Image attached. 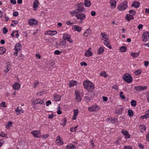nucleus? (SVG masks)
<instances>
[{
    "instance_id": "f257e3e1",
    "label": "nucleus",
    "mask_w": 149,
    "mask_h": 149,
    "mask_svg": "<svg viewBox=\"0 0 149 149\" xmlns=\"http://www.w3.org/2000/svg\"><path fill=\"white\" fill-rule=\"evenodd\" d=\"M83 85L85 88L89 91L92 92L95 89L93 84L90 81H85L83 82Z\"/></svg>"
},
{
    "instance_id": "f03ea898",
    "label": "nucleus",
    "mask_w": 149,
    "mask_h": 149,
    "mask_svg": "<svg viewBox=\"0 0 149 149\" xmlns=\"http://www.w3.org/2000/svg\"><path fill=\"white\" fill-rule=\"evenodd\" d=\"M127 8V1H125L120 3L118 6V8L120 11L124 10Z\"/></svg>"
},
{
    "instance_id": "7ed1b4c3",
    "label": "nucleus",
    "mask_w": 149,
    "mask_h": 149,
    "mask_svg": "<svg viewBox=\"0 0 149 149\" xmlns=\"http://www.w3.org/2000/svg\"><path fill=\"white\" fill-rule=\"evenodd\" d=\"M123 79L125 82L128 83H131L132 81V78L129 73L125 74L123 76Z\"/></svg>"
},
{
    "instance_id": "20e7f679",
    "label": "nucleus",
    "mask_w": 149,
    "mask_h": 149,
    "mask_svg": "<svg viewBox=\"0 0 149 149\" xmlns=\"http://www.w3.org/2000/svg\"><path fill=\"white\" fill-rule=\"evenodd\" d=\"M63 38L64 40H67L70 43H72L73 42V40L71 39L70 35L66 33H64L63 34Z\"/></svg>"
},
{
    "instance_id": "39448f33",
    "label": "nucleus",
    "mask_w": 149,
    "mask_h": 149,
    "mask_svg": "<svg viewBox=\"0 0 149 149\" xmlns=\"http://www.w3.org/2000/svg\"><path fill=\"white\" fill-rule=\"evenodd\" d=\"M76 17L78 19H80L81 21L79 22V23H81L82 22V20L86 18L85 15L83 13H77L75 15Z\"/></svg>"
},
{
    "instance_id": "423d86ee",
    "label": "nucleus",
    "mask_w": 149,
    "mask_h": 149,
    "mask_svg": "<svg viewBox=\"0 0 149 149\" xmlns=\"http://www.w3.org/2000/svg\"><path fill=\"white\" fill-rule=\"evenodd\" d=\"M143 41L146 42L149 38V33L148 31H145L142 36Z\"/></svg>"
},
{
    "instance_id": "0eeeda50",
    "label": "nucleus",
    "mask_w": 149,
    "mask_h": 149,
    "mask_svg": "<svg viewBox=\"0 0 149 149\" xmlns=\"http://www.w3.org/2000/svg\"><path fill=\"white\" fill-rule=\"evenodd\" d=\"M83 4L82 3H79L77 6V9L76 10L78 13H80L83 11L84 9Z\"/></svg>"
},
{
    "instance_id": "6e6552de",
    "label": "nucleus",
    "mask_w": 149,
    "mask_h": 149,
    "mask_svg": "<svg viewBox=\"0 0 149 149\" xmlns=\"http://www.w3.org/2000/svg\"><path fill=\"white\" fill-rule=\"evenodd\" d=\"M31 134H32L34 137L37 138L40 137L39 135L40 134V130H33L31 132Z\"/></svg>"
},
{
    "instance_id": "1a4fd4ad",
    "label": "nucleus",
    "mask_w": 149,
    "mask_h": 149,
    "mask_svg": "<svg viewBox=\"0 0 149 149\" xmlns=\"http://www.w3.org/2000/svg\"><path fill=\"white\" fill-rule=\"evenodd\" d=\"M28 23L30 25L33 24L36 25L38 24V22L34 19H30L28 20Z\"/></svg>"
},
{
    "instance_id": "9d476101",
    "label": "nucleus",
    "mask_w": 149,
    "mask_h": 149,
    "mask_svg": "<svg viewBox=\"0 0 149 149\" xmlns=\"http://www.w3.org/2000/svg\"><path fill=\"white\" fill-rule=\"evenodd\" d=\"M99 109V107L97 106H93L88 108V110L90 111H97Z\"/></svg>"
},
{
    "instance_id": "9b49d317",
    "label": "nucleus",
    "mask_w": 149,
    "mask_h": 149,
    "mask_svg": "<svg viewBox=\"0 0 149 149\" xmlns=\"http://www.w3.org/2000/svg\"><path fill=\"white\" fill-rule=\"evenodd\" d=\"M147 87L145 86H135L134 89L137 91H140L146 89Z\"/></svg>"
},
{
    "instance_id": "f8f14e48",
    "label": "nucleus",
    "mask_w": 149,
    "mask_h": 149,
    "mask_svg": "<svg viewBox=\"0 0 149 149\" xmlns=\"http://www.w3.org/2000/svg\"><path fill=\"white\" fill-rule=\"evenodd\" d=\"M22 46L21 44L19 43H17L15 45V49L16 51H19L21 49Z\"/></svg>"
},
{
    "instance_id": "ddd939ff",
    "label": "nucleus",
    "mask_w": 149,
    "mask_h": 149,
    "mask_svg": "<svg viewBox=\"0 0 149 149\" xmlns=\"http://www.w3.org/2000/svg\"><path fill=\"white\" fill-rule=\"evenodd\" d=\"M43 103V101L42 100L39 99H37L33 102V104L34 105H36L38 104H42Z\"/></svg>"
},
{
    "instance_id": "4468645a",
    "label": "nucleus",
    "mask_w": 149,
    "mask_h": 149,
    "mask_svg": "<svg viewBox=\"0 0 149 149\" xmlns=\"http://www.w3.org/2000/svg\"><path fill=\"white\" fill-rule=\"evenodd\" d=\"M57 139L56 140L55 142L56 143H58L60 145H62L63 144V143L62 140V139H61L60 136H58L57 137Z\"/></svg>"
},
{
    "instance_id": "2eb2a0df",
    "label": "nucleus",
    "mask_w": 149,
    "mask_h": 149,
    "mask_svg": "<svg viewBox=\"0 0 149 149\" xmlns=\"http://www.w3.org/2000/svg\"><path fill=\"white\" fill-rule=\"evenodd\" d=\"M92 34L91 31L89 29H86L84 33V35L85 36L87 37L88 36L91 35Z\"/></svg>"
},
{
    "instance_id": "dca6fc26",
    "label": "nucleus",
    "mask_w": 149,
    "mask_h": 149,
    "mask_svg": "<svg viewBox=\"0 0 149 149\" xmlns=\"http://www.w3.org/2000/svg\"><path fill=\"white\" fill-rule=\"evenodd\" d=\"M53 97H54V99L55 101H59L60 100L61 97L59 95L57 94H54Z\"/></svg>"
},
{
    "instance_id": "f3484780",
    "label": "nucleus",
    "mask_w": 149,
    "mask_h": 149,
    "mask_svg": "<svg viewBox=\"0 0 149 149\" xmlns=\"http://www.w3.org/2000/svg\"><path fill=\"white\" fill-rule=\"evenodd\" d=\"M125 19L128 21H130V20H133L134 19V17L133 15L130 14H127L125 17Z\"/></svg>"
},
{
    "instance_id": "a211bd4d",
    "label": "nucleus",
    "mask_w": 149,
    "mask_h": 149,
    "mask_svg": "<svg viewBox=\"0 0 149 149\" xmlns=\"http://www.w3.org/2000/svg\"><path fill=\"white\" fill-rule=\"evenodd\" d=\"M91 49V48H90L88 51L85 52V56L88 57L92 55L93 54L90 51Z\"/></svg>"
},
{
    "instance_id": "6ab92c4d",
    "label": "nucleus",
    "mask_w": 149,
    "mask_h": 149,
    "mask_svg": "<svg viewBox=\"0 0 149 149\" xmlns=\"http://www.w3.org/2000/svg\"><path fill=\"white\" fill-rule=\"evenodd\" d=\"M140 5V3L136 1H134L132 5L131 6L132 7H134L135 8H138L139 7Z\"/></svg>"
},
{
    "instance_id": "aec40b11",
    "label": "nucleus",
    "mask_w": 149,
    "mask_h": 149,
    "mask_svg": "<svg viewBox=\"0 0 149 149\" xmlns=\"http://www.w3.org/2000/svg\"><path fill=\"white\" fill-rule=\"evenodd\" d=\"M79 92L78 91H75V93L76 94V99L78 101H81V96H80V94H79Z\"/></svg>"
},
{
    "instance_id": "412c9836",
    "label": "nucleus",
    "mask_w": 149,
    "mask_h": 149,
    "mask_svg": "<svg viewBox=\"0 0 149 149\" xmlns=\"http://www.w3.org/2000/svg\"><path fill=\"white\" fill-rule=\"evenodd\" d=\"M39 2L38 0H35L33 3V8L34 10H36L38 6V4Z\"/></svg>"
},
{
    "instance_id": "4be33fe9",
    "label": "nucleus",
    "mask_w": 149,
    "mask_h": 149,
    "mask_svg": "<svg viewBox=\"0 0 149 149\" xmlns=\"http://www.w3.org/2000/svg\"><path fill=\"white\" fill-rule=\"evenodd\" d=\"M14 89L15 90H18L20 87V85L18 83L16 82L13 86Z\"/></svg>"
},
{
    "instance_id": "5701e85b",
    "label": "nucleus",
    "mask_w": 149,
    "mask_h": 149,
    "mask_svg": "<svg viewBox=\"0 0 149 149\" xmlns=\"http://www.w3.org/2000/svg\"><path fill=\"white\" fill-rule=\"evenodd\" d=\"M6 64V69L4 71L6 73L7 72L9 71V70L10 69L11 67V65L9 62H7Z\"/></svg>"
},
{
    "instance_id": "b1692460",
    "label": "nucleus",
    "mask_w": 149,
    "mask_h": 149,
    "mask_svg": "<svg viewBox=\"0 0 149 149\" xmlns=\"http://www.w3.org/2000/svg\"><path fill=\"white\" fill-rule=\"evenodd\" d=\"M139 128L140 132L142 133L146 130V129L145 126L143 125H140Z\"/></svg>"
},
{
    "instance_id": "393cba45",
    "label": "nucleus",
    "mask_w": 149,
    "mask_h": 149,
    "mask_svg": "<svg viewBox=\"0 0 149 149\" xmlns=\"http://www.w3.org/2000/svg\"><path fill=\"white\" fill-rule=\"evenodd\" d=\"M73 28H74L76 31H77L79 32L81 30V28L80 27L77 25H74L72 26Z\"/></svg>"
},
{
    "instance_id": "a878e982",
    "label": "nucleus",
    "mask_w": 149,
    "mask_h": 149,
    "mask_svg": "<svg viewBox=\"0 0 149 149\" xmlns=\"http://www.w3.org/2000/svg\"><path fill=\"white\" fill-rule=\"evenodd\" d=\"M139 51L137 53H131V56L133 58H135L139 56Z\"/></svg>"
},
{
    "instance_id": "bb28decb",
    "label": "nucleus",
    "mask_w": 149,
    "mask_h": 149,
    "mask_svg": "<svg viewBox=\"0 0 149 149\" xmlns=\"http://www.w3.org/2000/svg\"><path fill=\"white\" fill-rule=\"evenodd\" d=\"M77 83L76 81H71L69 82V85L70 87H71L76 85Z\"/></svg>"
},
{
    "instance_id": "cd10ccee",
    "label": "nucleus",
    "mask_w": 149,
    "mask_h": 149,
    "mask_svg": "<svg viewBox=\"0 0 149 149\" xmlns=\"http://www.w3.org/2000/svg\"><path fill=\"white\" fill-rule=\"evenodd\" d=\"M22 111V113H23V111L21 107H17V109L15 110V111L17 112L16 115H19L20 113V111Z\"/></svg>"
},
{
    "instance_id": "c85d7f7f",
    "label": "nucleus",
    "mask_w": 149,
    "mask_h": 149,
    "mask_svg": "<svg viewBox=\"0 0 149 149\" xmlns=\"http://www.w3.org/2000/svg\"><path fill=\"white\" fill-rule=\"evenodd\" d=\"M84 2L85 5L86 7H88L90 6L91 5V1H90L88 0H85Z\"/></svg>"
},
{
    "instance_id": "c756f323",
    "label": "nucleus",
    "mask_w": 149,
    "mask_h": 149,
    "mask_svg": "<svg viewBox=\"0 0 149 149\" xmlns=\"http://www.w3.org/2000/svg\"><path fill=\"white\" fill-rule=\"evenodd\" d=\"M100 76H103L104 78H106L108 76V74L105 71L101 72L100 74Z\"/></svg>"
},
{
    "instance_id": "7c9ffc66",
    "label": "nucleus",
    "mask_w": 149,
    "mask_h": 149,
    "mask_svg": "<svg viewBox=\"0 0 149 149\" xmlns=\"http://www.w3.org/2000/svg\"><path fill=\"white\" fill-rule=\"evenodd\" d=\"M66 147V149H74L76 148L75 146L72 144L69 145H67Z\"/></svg>"
},
{
    "instance_id": "2f4dec72",
    "label": "nucleus",
    "mask_w": 149,
    "mask_h": 149,
    "mask_svg": "<svg viewBox=\"0 0 149 149\" xmlns=\"http://www.w3.org/2000/svg\"><path fill=\"white\" fill-rule=\"evenodd\" d=\"M104 51V48L103 47H100L97 51V54H102L103 53Z\"/></svg>"
},
{
    "instance_id": "473e14b6",
    "label": "nucleus",
    "mask_w": 149,
    "mask_h": 149,
    "mask_svg": "<svg viewBox=\"0 0 149 149\" xmlns=\"http://www.w3.org/2000/svg\"><path fill=\"white\" fill-rule=\"evenodd\" d=\"M110 3L112 7H113V8L115 7L116 4V2L115 0H111L110 1Z\"/></svg>"
},
{
    "instance_id": "72a5a7b5",
    "label": "nucleus",
    "mask_w": 149,
    "mask_h": 149,
    "mask_svg": "<svg viewBox=\"0 0 149 149\" xmlns=\"http://www.w3.org/2000/svg\"><path fill=\"white\" fill-rule=\"evenodd\" d=\"M127 48L126 46H123L121 47L119 49V50L121 52H125L127 50Z\"/></svg>"
},
{
    "instance_id": "f704fd0d",
    "label": "nucleus",
    "mask_w": 149,
    "mask_h": 149,
    "mask_svg": "<svg viewBox=\"0 0 149 149\" xmlns=\"http://www.w3.org/2000/svg\"><path fill=\"white\" fill-rule=\"evenodd\" d=\"M6 51V49L3 47H0V54H4Z\"/></svg>"
},
{
    "instance_id": "c9c22d12",
    "label": "nucleus",
    "mask_w": 149,
    "mask_h": 149,
    "mask_svg": "<svg viewBox=\"0 0 149 149\" xmlns=\"http://www.w3.org/2000/svg\"><path fill=\"white\" fill-rule=\"evenodd\" d=\"M104 45L107 46V47H109V49H111V47L109 43L108 42V40L104 41Z\"/></svg>"
},
{
    "instance_id": "e433bc0d",
    "label": "nucleus",
    "mask_w": 149,
    "mask_h": 149,
    "mask_svg": "<svg viewBox=\"0 0 149 149\" xmlns=\"http://www.w3.org/2000/svg\"><path fill=\"white\" fill-rule=\"evenodd\" d=\"M131 105L133 107H135L136 105V102L134 100H132L131 102Z\"/></svg>"
},
{
    "instance_id": "4c0bfd02",
    "label": "nucleus",
    "mask_w": 149,
    "mask_h": 149,
    "mask_svg": "<svg viewBox=\"0 0 149 149\" xmlns=\"http://www.w3.org/2000/svg\"><path fill=\"white\" fill-rule=\"evenodd\" d=\"M142 71L141 69H138L136 71H135L134 72V73L136 75H138L141 73Z\"/></svg>"
},
{
    "instance_id": "58836bf2",
    "label": "nucleus",
    "mask_w": 149,
    "mask_h": 149,
    "mask_svg": "<svg viewBox=\"0 0 149 149\" xmlns=\"http://www.w3.org/2000/svg\"><path fill=\"white\" fill-rule=\"evenodd\" d=\"M12 23H14V24L12 23L10 24L11 26L13 27L15 26V24H17L18 23V21L16 20H13L12 21Z\"/></svg>"
},
{
    "instance_id": "ea45409f",
    "label": "nucleus",
    "mask_w": 149,
    "mask_h": 149,
    "mask_svg": "<svg viewBox=\"0 0 149 149\" xmlns=\"http://www.w3.org/2000/svg\"><path fill=\"white\" fill-rule=\"evenodd\" d=\"M128 115L131 117L132 116L134 115V113L133 111L131 110H129L128 111Z\"/></svg>"
},
{
    "instance_id": "a19ab883",
    "label": "nucleus",
    "mask_w": 149,
    "mask_h": 149,
    "mask_svg": "<svg viewBox=\"0 0 149 149\" xmlns=\"http://www.w3.org/2000/svg\"><path fill=\"white\" fill-rule=\"evenodd\" d=\"M62 120L63 122L61 123V124L63 126H64L66 124L67 120L66 118L65 117L64 118L62 119Z\"/></svg>"
},
{
    "instance_id": "79ce46f5",
    "label": "nucleus",
    "mask_w": 149,
    "mask_h": 149,
    "mask_svg": "<svg viewBox=\"0 0 149 149\" xmlns=\"http://www.w3.org/2000/svg\"><path fill=\"white\" fill-rule=\"evenodd\" d=\"M123 110V108L122 107L119 110H116V113L117 114H121Z\"/></svg>"
},
{
    "instance_id": "37998d69",
    "label": "nucleus",
    "mask_w": 149,
    "mask_h": 149,
    "mask_svg": "<svg viewBox=\"0 0 149 149\" xmlns=\"http://www.w3.org/2000/svg\"><path fill=\"white\" fill-rule=\"evenodd\" d=\"M12 123L10 121L8 122V123L6 125V129H8L10 128V127H11L12 126Z\"/></svg>"
},
{
    "instance_id": "c03bdc74",
    "label": "nucleus",
    "mask_w": 149,
    "mask_h": 149,
    "mask_svg": "<svg viewBox=\"0 0 149 149\" xmlns=\"http://www.w3.org/2000/svg\"><path fill=\"white\" fill-rule=\"evenodd\" d=\"M57 33V32L55 31H49V35L54 36Z\"/></svg>"
},
{
    "instance_id": "a18cd8bd",
    "label": "nucleus",
    "mask_w": 149,
    "mask_h": 149,
    "mask_svg": "<svg viewBox=\"0 0 149 149\" xmlns=\"http://www.w3.org/2000/svg\"><path fill=\"white\" fill-rule=\"evenodd\" d=\"M106 36V35L104 34H102V40L104 41H107L108 40V39L107 38L105 37Z\"/></svg>"
},
{
    "instance_id": "49530a36",
    "label": "nucleus",
    "mask_w": 149,
    "mask_h": 149,
    "mask_svg": "<svg viewBox=\"0 0 149 149\" xmlns=\"http://www.w3.org/2000/svg\"><path fill=\"white\" fill-rule=\"evenodd\" d=\"M149 116V113L146 114L144 116H142L141 117V118L142 119L147 118Z\"/></svg>"
},
{
    "instance_id": "de8ad7c7",
    "label": "nucleus",
    "mask_w": 149,
    "mask_h": 149,
    "mask_svg": "<svg viewBox=\"0 0 149 149\" xmlns=\"http://www.w3.org/2000/svg\"><path fill=\"white\" fill-rule=\"evenodd\" d=\"M66 43V42L65 40H63L61 41H60L59 42V45L61 46L64 45Z\"/></svg>"
},
{
    "instance_id": "09e8293b",
    "label": "nucleus",
    "mask_w": 149,
    "mask_h": 149,
    "mask_svg": "<svg viewBox=\"0 0 149 149\" xmlns=\"http://www.w3.org/2000/svg\"><path fill=\"white\" fill-rule=\"evenodd\" d=\"M123 93L122 91L120 92V97L122 99H125V97L124 95H123Z\"/></svg>"
},
{
    "instance_id": "8fccbe9b",
    "label": "nucleus",
    "mask_w": 149,
    "mask_h": 149,
    "mask_svg": "<svg viewBox=\"0 0 149 149\" xmlns=\"http://www.w3.org/2000/svg\"><path fill=\"white\" fill-rule=\"evenodd\" d=\"M78 13V12L77 11V10H75L74 11L70 12V14L72 16H73L74 15V14H77Z\"/></svg>"
},
{
    "instance_id": "3c124183",
    "label": "nucleus",
    "mask_w": 149,
    "mask_h": 149,
    "mask_svg": "<svg viewBox=\"0 0 149 149\" xmlns=\"http://www.w3.org/2000/svg\"><path fill=\"white\" fill-rule=\"evenodd\" d=\"M129 13L131 14H132V15H135L136 14V12L134 10H130L129 11Z\"/></svg>"
},
{
    "instance_id": "603ef678",
    "label": "nucleus",
    "mask_w": 149,
    "mask_h": 149,
    "mask_svg": "<svg viewBox=\"0 0 149 149\" xmlns=\"http://www.w3.org/2000/svg\"><path fill=\"white\" fill-rule=\"evenodd\" d=\"M3 33L4 34H6L8 32V29L5 27H4L3 29Z\"/></svg>"
},
{
    "instance_id": "864d4df0",
    "label": "nucleus",
    "mask_w": 149,
    "mask_h": 149,
    "mask_svg": "<svg viewBox=\"0 0 149 149\" xmlns=\"http://www.w3.org/2000/svg\"><path fill=\"white\" fill-rule=\"evenodd\" d=\"M126 134H125L124 135V136L126 138L129 139L130 138V135L129 134V132H126Z\"/></svg>"
},
{
    "instance_id": "5fc2aeb1",
    "label": "nucleus",
    "mask_w": 149,
    "mask_h": 149,
    "mask_svg": "<svg viewBox=\"0 0 149 149\" xmlns=\"http://www.w3.org/2000/svg\"><path fill=\"white\" fill-rule=\"evenodd\" d=\"M117 119L116 118H112L111 120V122L113 123H115L117 121Z\"/></svg>"
},
{
    "instance_id": "6e6d98bb",
    "label": "nucleus",
    "mask_w": 149,
    "mask_h": 149,
    "mask_svg": "<svg viewBox=\"0 0 149 149\" xmlns=\"http://www.w3.org/2000/svg\"><path fill=\"white\" fill-rule=\"evenodd\" d=\"M0 136L2 137H6L7 136V134H5L3 132H1L0 134Z\"/></svg>"
},
{
    "instance_id": "4d7b16f0",
    "label": "nucleus",
    "mask_w": 149,
    "mask_h": 149,
    "mask_svg": "<svg viewBox=\"0 0 149 149\" xmlns=\"http://www.w3.org/2000/svg\"><path fill=\"white\" fill-rule=\"evenodd\" d=\"M74 115L77 116L78 113V110L77 109H74L73 111Z\"/></svg>"
},
{
    "instance_id": "13d9d810",
    "label": "nucleus",
    "mask_w": 149,
    "mask_h": 149,
    "mask_svg": "<svg viewBox=\"0 0 149 149\" xmlns=\"http://www.w3.org/2000/svg\"><path fill=\"white\" fill-rule=\"evenodd\" d=\"M84 98L86 100L87 102L88 101H90L91 100L90 98L89 97H88L87 96H85L84 97Z\"/></svg>"
},
{
    "instance_id": "bf43d9fd",
    "label": "nucleus",
    "mask_w": 149,
    "mask_h": 149,
    "mask_svg": "<svg viewBox=\"0 0 149 149\" xmlns=\"http://www.w3.org/2000/svg\"><path fill=\"white\" fill-rule=\"evenodd\" d=\"M61 52L58 50H56L55 51L54 54L56 55H59L61 53Z\"/></svg>"
},
{
    "instance_id": "052dcab7",
    "label": "nucleus",
    "mask_w": 149,
    "mask_h": 149,
    "mask_svg": "<svg viewBox=\"0 0 149 149\" xmlns=\"http://www.w3.org/2000/svg\"><path fill=\"white\" fill-rule=\"evenodd\" d=\"M66 24L67 25L70 26H71L74 24L73 23L70 22V21H67L66 22Z\"/></svg>"
},
{
    "instance_id": "680f3d73",
    "label": "nucleus",
    "mask_w": 149,
    "mask_h": 149,
    "mask_svg": "<svg viewBox=\"0 0 149 149\" xmlns=\"http://www.w3.org/2000/svg\"><path fill=\"white\" fill-rule=\"evenodd\" d=\"M0 106L3 107H6L5 102H2L0 104Z\"/></svg>"
},
{
    "instance_id": "e2e57ef3",
    "label": "nucleus",
    "mask_w": 149,
    "mask_h": 149,
    "mask_svg": "<svg viewBox=\"0 0 149 149\" xmlns=\"http://www.w3.org/2000/svg\"><path fill=\"white\" fill-rule=\"evenodd\" d=\"M112 88L113 89L115 90H118V88L117 85H114L112 86Z\"/></svg>"
},
{
    "instance_id": "0e129e2a",
    "label": "nucleus",
    "mask_w": 149,
    "mask_h": 149,
    "mask_svg": "<svg viewBox=\"0 0 149 149\" xmlns=\"http://www.w3.org/2000/svg\"><path fill=\"white\" fill-rule=\"evenodd\" d=\"M127 132L128 131L126 130H125L124 129H122L121 132V133L124 135L125 134H126V132Z\"/></svg>"
},
{
    "instance_id": "69168bd1",
    "label": "nucleus",
    "mask_w": 149,
    "mask_h": 149,
    "mask_svg": "<svg viewBox=\"0 0 149 149\" xmlns=\"http://www.w3.org/2000/svg\"><path fill=\"white\" fill-rule=\"evenodd\" d=\"M19 13L17 12H14L13 13V15L14 16L17 17Z\"/></svg>"
},
{
    "instance_id": "338daca9",
    "label": "nucleus",
    "mask_w": 149,
    "mask_h": 149,
    "mask_svg": "<svg viewBox=\"0 0 149 149\" xmlns=\"http://www.w3.org/2000/svg\"><path fill=\"white\" fill-rule=\"evenodd\" d=\"M123 149H132V148L129 146H125Z\"/></svg>"
},
{
    "instance_id": "774afa93",
    "label": "nucleus",
    "mask_w": 149,
    "mask_h": 149,
    "mask_svg": "<svg viewBox=\"0 0 149 149\" xmlns=\"http://www.w3.org/2000/svg\"><path fill=\"white\" fill-rule=\"evenodd\" d=\"M146 136L147 140L149 141V132L147 134Z\"/></svg>"
}]
</instances>
